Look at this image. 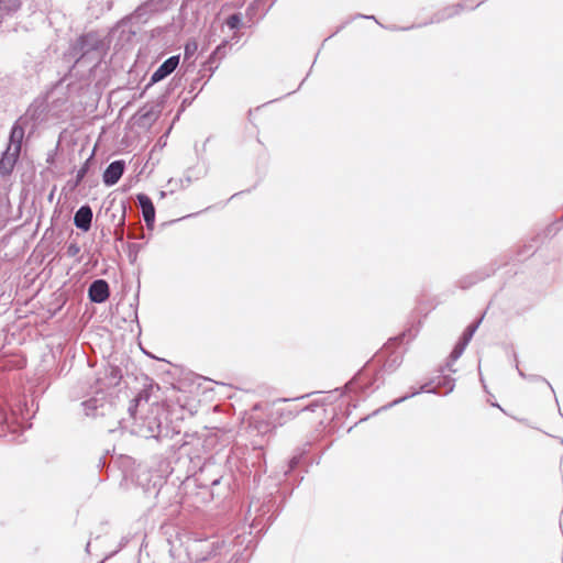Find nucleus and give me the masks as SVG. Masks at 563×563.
I'll return each instance as SVG.
<instances>
[{"label":"nucleus","mask_w":563,"mask_h":563,"mask_svg":"<svg viewBox=\"0 0 563 563\" xmlns=\"http://www.w3.org/2000/svg\"><path fill=\"white\" fill-rule=\"evenodd\" d=\"M399 340H400V338H394L391 341H393V343H396V342H398Z\"/></svg>","instance_id":"obj_46"},{"label":"nucleus","mask_w":563,"mask_h":563,"mask_svg":"<svg viewBox=\"0 0 563 563\" xmlns=\"http://www.w3.org/2000/svg\"><path fill=\"white\" fill-rule=\"evenodd\" d=\"M166 196L165 191H161V197L164 198Z\"/></svg>","instance_id":"obj_48"},{"label":"nucleus","mask_w":563,"mask_h":563,"mask_svg":"<svg viewBox=\"0 0 563 563\" xmlns=\"http://www.w3.org/2000/svg\"><path fill=\"white\" fill-rule=\"evenodd\" d=\"M81 406L86 416L98 417L109 415L113 409V401L108 391L98 387L89 399L81 402Z\"/></svg>","instance_id":"obj_5"},{"label":"nucleus","mask_w":563,"mask_h":563,"mask_svg":"<svg viewBox=\"0 0 563 563\" xmlns=\"http://www.w3.org/2000/svg\"><path fill=\"white\" fill-rule=\"evenodd\" d=\"M139 433L146 439H159L167 434V428L162 426L158 417L147 416L140 423Z\"/></svg>","instance_id":"obj_8"},{"label":"nucleus","mask_w":563,"mask_h":563,"mask_svg":"<svg viewBox=\"0 0 563 563\" xmlns=\"http://www.w3.org/2000/svg\"><path fill=\"white\" fill-rule=\"evenodd\" d=\"M517 369H518V373H519V375H520L521 377H526V375H525V373H523L522 371H520L518 367H517Z\"/></svg>","instance_id":"obj_45"},{"label":"nucleus","mask_w":563,"mask_h":563,"mask_svg":"<svg viewBox=\"0 0 563 563\" xmlns=\"http://www.w3.org/2000/svg\"><path fill=\"white\" fill-rule=\"evenodd\" d=\"M497 267L494 264H489L481 269L462 276L457 282L456 286L461 289H468L477 283L486 279L496 272Z\"/></svg>","instance_id":"obj_10"},{"label":"nucleus","mask_w":563,"mask_h":563,"mask_svg":"<svg viewBox=\"0 0 563 563\" xmlns=\"http://www.w3.org/2000/svg\"><path fill=\"white\" fill-rule=\"evenodd\" d=\"M206 450V440L195 438L189 442L183 443L176 454L173 471L185 472V478H190L197 474V466L201 465L208 459Z\"/></svg>","instance_id":"obj_2"},{"label":"nucleus","mask_w":563,"mask_h":563,"mask_svg":"<svg viewBox=\"0 0 563 563\" xmlns=\"http://www.w3.org/2000/svg\"><path fill=\"white\" fill-rule=\"evenodd\" d=\"M299 462H300V455H295L292 456L290 460H289V463H288V471H286V473L295 470L298 465H299Z\"/></svg>","instance_id":"obj_38"},{"label":"nucleus","mask_w":563,"mask_h":563,"mask_svg":"<svg viewBox=\"0 0 563 563\" xmlns=\"http://www.w3.org/2000/svg\"><path fill=\"white\" fill-rule=\"evenodd\" d=\"M454 387H455V379L452 378L451 376L441 377L437 384V390L439 391V389L444 388L445 395L452 393Z\"/></svg>","instance_id":"obj_27"},{"label":"nucleus","mask_w":563,"mask_h":563,"mask_svg":"<svg viewBox=\"0 0 563 563\" xmlns=\"http://www.w3.org/2000/svg\"><path fill=\"white\" fill-rule=\"evenodd\" d=\"M136 199L142 209V216L146 228L148 230H153L155 223V207L152 199L145 194H139Z\"/></svg>","instance_id":"obj_14"},{"label":"nucleus","mask_w":563,"mask_h":563,"mask_svg":"<svg viewBox=\"0 0 563 563\" xmlns=\"http://www.w3.org/2000/svg\"><path fill=\"white\" fill-rule=\"evenodd\" d=\"M356 18H364V19H373L375 20V16L374 15H363V14H357Z\"/></svg>","instance_id":"obj_42"},{"label":"nucleus","mask_w":563,"mask_h":563,"mask_svg":"<svg viewBox=\"0 0 563 563\" xmlns=\"http://www.w3.org/2000/svg\"><path fill=\"white\" fill-rule=\"evenodd\" d=\"M79 252H80V246L77 243L68 244L66 253L69 257L77 256L79 254Z\"/></svg>","instance_id":"obj_35"},{"label":"nucleus","mask_w":563,"mask_h":563,"mask_svg":"<svg viewBox=\"0 0 563 563\" xmlns=\"http://www.w3.org/2000/svg\"><path fill=\"white\" fill-rule=\"evenodd\" d=\"M165 9V0H147L141 3L131 14V20L137 23H145L154 13Z\"/></svg>","instance_id":"obj_9"},{"label":"nucleus","mask_w":563,"mask_h":563,"mask_svg":"<svg viewBox=\"0 0 563 563\" xmlns=\"http://www.w3.org/2000/svg\"><path fill=\"white\" fill-rule=\"evenodd\" d=\"M158 113L159 111L155 110V107H151L150 109H147L146 107L142 108L140 111H139V114H140V122L145 125V124H151L152 122H154L157 117H158Z\"/></svg>","instance_id":"obj_26"},{"label":"nucleus","mask_w":563,"mask_h":563,"mask_svg":"<svg viewBox=\"0 0 563 563\" xmlns=\"http://www.w3.org/2000/svg\"><path fill=\"white\" fill-rule=\"evenodd\" d=\"M227 468L224 464L218 462L216 456H209L203 463L197 466L196 482L200 487H211L212 489L224 479Z\"/></svg>","instance_id":"obj_4"},{"label":"nucleus","mask_w":563,"mask_h":563,"mask_svg":"<svg viewBox=\"0 0 563 563\" xmlns=\"http://www.w3.org/2000/svg\"><path fill=\"white\" fill-rule=\"evenodd\" d=\"M402 363V355L399 352L390 353L384 362L383 371L386 373L395 372Z\"/></svg>","instance_id":"obj_24"},{"label":"nucleus","mask_w":563,"mask_h":563,"mask_svg":"<svg viewBox=\"0 0 563 563\" xmlns=\"http://www.w3.org/2000/svg\"><path fill=\"white\" fill-rule=\"evenodd\" d=\"M179 60V55L170 56L164 60L163 64H161L159 67L152 74L148 85L156 84L169 76L178 67Z\"/></svg>","instance_id":"obj_12"},{"label":"nucleus","mask_w":563,"mask_h":563,"mask_svg":"<svg viewBox=\"0 0 563 563\" xmlns=\"http://www.w3.org/2000/svg\"><path fill=\"white\" fill-rule=\"evenodd\" d=\"M103 45L95 33H87L77 38L69 47L66 57L74 59L73 69L85 77L100 64Z\"/></svg>","instance_id":"obj_1"},{"label":"nucleus","mask_w":563,"mask_h":563,"mask_svg":"<svg viewBox=\"0 0 563 563\" xmlns=\"http://www.w3.org/2000/svg\"><path fill=\"white\" fill-rule=\"evenodd\" d=\"M140 245L136 244V243H130L128 245V249H129V257H130V261L131 262H134L136 260V256H137V252L140 251Z\"/></svg>","instance_id":"obj_34"},{"label":"nucleus","mask_w":563,"mask_h":563,"mask_svg":"<svg viewBox=\"0 0 563 563\" xmlns=\"http://www.w3.org/2000/svg\"><path fill=\"white\" fill-rule=\"evenodd\" d=\"M198 49V44L195 41H189L185 45L184 57L185 59L191 58Z\"/></svg>","instance_id":"obj_32"},{"label":"nucleus","mask_w":563,"mask_h":563,"mask_svg":"<svg viewBox=\"0 0 563 563\" xmlns=\"http://www.w3.org/2000/svg\"><path fill=\"white\" fill-rule=\"evenodd\" d=\"M20 150L16 146H7L0 158V174L8 175L13 170L20 156Z\"/></svg>","instance_id":"obj_15"},{"label":"nucleus","mask_w":563,"mask_h":563,"mask_svg":"<svg viewBox=\"0 0 563 563\" xmlns=\"http://www.w3.org/2000/svg\"><path fill=\"white\" fill-rule=\"evenodd\" d=\"M559 229H560V227H559V228H556V227H555V224H552V225H550V227L547 229V231H548V233H549V234H550V233H553V234H554V233H556V231H558Z\"/></svg>","instance_id":"obj_40"},{"label":"nucleus","mask_w":563,"mask_h":563,"mask_svg":"<svg viewBox=\"0 0 563 563\" xmlns=\"http://www.w3.org/2000/svg\"><path fill=\"white\" fill-rule=\"evenodd\" d=\"M190 103H191V100H188L187 98H185V99L183 100V106H185V104H190Z\"/></svg>","instance_id":"obj_44"},{"label":"nucleus","mask_w":563,"mask_h":563,"mask_svg":"<svg viewBox=\"0 0 563 563\" xmlns=\"http://www.w3.org/2000/svg\"><path fill=\"white\" fill-rule=\"evenodd\" d=\"M88 173V161L78 169L73 187H77Z\"/></svg>","instance_id":"obj_33"},{"label":"nucleus","mask_w":563,"mask_h":563,"mask_svg":"<svg viewBox=\"0 0 563 563\" xmlns=\"http://www.w3.org/2000/svg\"><path fill=\"white\" fill-rule=\"evenodd\" d=\"M47 113V103L44 99L34 100L25 112V117L34 123L45 120Z\"/></svg>","instance_id":"obj_18"},{"label":"nucleus","mask_w":563,"mask_h":563,"mask_svg":"<svg viewBox=\"0 0 563 563\" xmlns=\"http://www.w3.org/2000/svg\"><path fill=\"white\" fill-rule=\"evenodd\" d=\"M128 238L132 240H141L144 239V230L140 223L129 227Z\"/></svg>","instance_id":"obj_29"},{"label":"nucleus","mask_w":563,"mask_h":563,"mask_svg":"<svg viewBox=\"0 0 563 563\" xmlns=\"http://www.w3.org/2000/svg\"><path fill=\"white\" fill-rule=\"evenodd\" d=\"M412 27H415V26L412 25V26L401 27V29L396 27V26H388L387 29H388V30H390V31H398V30L406 31V30H410V29H412Z\"/></svg>","instance_id":"obj_41"},{"label":"nucleus","mask_w":563,"mask_h":563,"mask_svg":"<svg viewBox=\"0 0 563 563\" xmlns=\"http://www.w3.org/2000/svg\"><path fill=\"white\" fill-rule=\"evenodd\" d=\"M531 379L533 380H541V382H544L550 388L551 390L553 391V388L551 386V384L544 378V377H541V376H531Z\"/></svg>","instance_id":"obj_39"},{"label":"nucleus","mask_w":563,"mask_h":563,"mask_svg":"<svg viewBox=\"0 0 563 563\" xmlns=\"http://www.w3.org/2000/svg\"><path fill=\"white\" fill-rule=\"evenodd\" d=\"M537 247L532 244L525 245L522 251H520V255L523 257H528L536 252Z\"/></svg>","instance_id":"obj_36"},{"label":"nucleus","mask_w":563,"mask_h":563,"mask_svg":"<svg viewBox=\"0 0 563 563\" xmlns=\"http://www.w3.org/2000/svg\"><path fill=\"white\" fill-rule=\"evenodd\" d=\"M21 0H0V23L5 16H12L21 8Z\"/></svg>","instance_id":"obj_20"},{"label":"nucleus","mask_w":563,"mask_h":563,"mask_svg":"<svg viewBox=\"0 0 563 563\" xmlns=\"http://www.w3.org/2000/svg\"><path fill=\"white\" fill-rule=\"evenodd\" d=\"M479 322H481V320H478L475 323H471L470 325H467V328L464 330L462 336L460 338V341L465 342V344H468L470 341L472 340L474 333L476 332V330H477V328L479 325Z\"/></svg>","instance_id":"obj_28"},{"label":"nucleus","mask_w":563,"mask_h":563,"mask_svg":"<svg viewBox=\"0 0 563 563\" xmlns=\"http://www.w3.org/2000/svg\"><path fill=\"white\" fill-rule=\"evenodd\" d=\"M364 371H360L354 378L346 385L347 388L354 389V386L362 380Z\"/></svg>","instance_id":"obj_37"},{"label":"nucleus","mask_w":563,"mask_h":563,"mask_svg":"<svg viewBox=\"0 0 563 563\" xmlns=\"http://www.w3.org/2000/svg\"><path fill=\"white\" fill-rule=\"evenodd\" d=\"M93 212L89 205L81 206L74 216V224L77 229L87 232L92 224Z\"/></svg>","instance_id":"obj_17"},{"label":"nucleus","mask_w":563,"mask_h":563,"mask_svg":"<svg viewBox=\"0 0 563 563\" xmlns=\"http://www.w3.org/2000/svg\"><path fill=\"white\" fill-rule=\"evenodd\" d=\"M467 344L459 340V342L453 347L452 352L449 355L448 362L445 364V368L452 373H455L456 369L453 368V364L461 357Z\"/></svg>","instance_id":"obj_23"},{"label":"nucleus","mask_w":563,"mask_h":563,"mask_svg":"<svg viewBox=\"0 0 563 563\" xmlns=\"http://www.w3.org/2000/svg\"><path fill=\"white\" fill-rule=\"evenodd\" d=\"M371 385H372V383H369V384L367 383V384L361 386L362 391H365L367 388H369Z\"/></svg>","instance_id":"obj_43"},{"label":"nucleus","mask_w":563,"mask_h":563,"mask_svg":"<svg viewBox=\"0 0 563 563\" xmlns=\"http://www.w3.org/2000/svg\"><path fill=\"white\" fill-rule=\"evenodd\" d=\"M125 169V162L117 159L111 162L102 175L103 184L108 187L115 185L122 177Z\"/></svg>","instance_id":"obj_13"},{"label":"nucleus","mask_w":563,"mask_h":563,"mask_svg":"<svg viewBox=\"0 0 563 563\" xmlns=\"http://www.w3.org/2000/svg\"><path fill=\"white\" fill-rule=\"evenodd\" d=\"M143 399L147 400V394L145 391L140 393L135 398L131 400L128 411L132 417L134 416L140 401Z\"/></svg>","instance_id":"obj_30"},{"label":"nucleus","mask_w":563,"mask_h":563,"mask_svg":"<svg viewBox=\"0 0 563 563\" xmlns=\"http://www.w3.org/2000/svg\"><path fill=\"white\" fill-rule=\"evenodd\" d=\"M420 393H429V394H438V390H437V386H433V380H429L427 383H424L419 390H413L411 391L410 394L408 395H405L400 398H397L395 400H393L391 402L385 405V406H382L380 408H378L377 410H375L373 412V416L377 415L378 412L380 411H384V410H387V409H390L393 408L394 406L396 405H399L401 402H404L405 400L420 394Z\"/></svg>","instance_id":"obj_16"},{"label":"nucleus","mask_w":563,"mask_h":563,"mask_svg":"<svg viewBox=\"0 0 563 563\" xmlns=\"http://www.w3.org/2000/svg\"><path fill=\"white\" fill-rule=\"evenodd\" d=\"M302 410L303 409L299 408L298 406L289 404L284 407L277 408L276 413L278 415L279 424H283L294 419Z\"/></svg>","instance_id":"obj_21"},{"label":"nucleus","mask_w":563,"mask_h":563,"mask_svg":"<svg viewBox=\"0 0 563 563\" xmlns=\"http://www.w3.org/2000/svg\"><path fill=\"white\" fill-rule=\"evenodd\" d=\"M110 296L109 284L104 279L93 280L88 288V297L91 302L102 303L108 300Z\"/></svg>","instance_id":"obj_11"},{"label":"nucleus","mask_w":563,"mask_h":563,"mask_svg":"<svg viewBox=\"0 0 563 563\" xmlns=\"http://www.w3.org/2000/svg\"><path fill=\"white\" fill-rule=\"evenodd\" d=\"M241 23H242V18H241L240 13H233V14L229 15L225 20V24L231 30H238L240 27Z\"/></svg>","instance_id":"obj_31"},{"label":"nucleus","mask_w":563,"mask_h":563,"mask_svg":"<svg viewBox=\"0 0 563 563\" xmlns=\"http://www.w3.org/2000/svg\"><path fill=\"white\" fill-rule=\"evenodd\" d=\"M227 47H228V41H222L221 44H219L209 59L207 60V65L209 66V69L211 73H213L218 68L217 59H221L227 54Z\"/></svg>","instance_id":"obj_22"},{"label":"nucleus","mask_w":563,"mask_h":563,"mask_svg":"<svg viewBox=\"0 0 563 563\" xmlns=\"http://www.w3.org/2000/svg\"><path fill=\"white\" fill-rule=\"evenodd\" d=\"M482 2H478L476 4H473V3H468L467 0H464L462 2H459L456 4H453V5H448L439 11H437L435 13L432 14L431 19L429 22L427 23H423V25H427L429 23H440L446 19H450V18H453L455 15H457L460 12L464 11V10H467V9H475L476 7H478ZM418 27L422 26V24H418L417 25Z\"/></svg>","instance_id":"obj_7"},{"label":"nucleus","mask_w":563,"mask_h":563,"mask_svg":"<svg viewBox=\"0 0 563 563\" xmlns=\"http://www.w3.org/2000/svg\"><path fill=\"white\" fill-rule=\"evenodd\" d=\"M111 217H112V220L117 219L115 213H112V216H111Z\"/></svg>","instance_id":"obj_49"},{"label":"nucleus","mask_w":563,"mask_h":563,"mask_svg":"<svg viewBox=\"0 0 563 563\" xmlns=\"http://www.w3.org/2000/svg\"><path fill=\"white\" fill-rule=\"evenodd\" d=\"M23 137H24V129L22 126H20L18 123H15L10 131L8 146H16L18 150L21 151Z\"/></svg>","instance_id":"obj_25"},{"label":"nucleus","mask_w":563,"mask_h":563,"mask_svg":"<svg viewBox=\"0 0 563 563\" xmlns=\"http://www.w3.org/2000/svg\"><path fill=\"white\" fill-rule=\"evenodd\" d=\"M224 542L218 538L197 539L189 545V554L197 561H207L220 554Z\"/></svg>","instance_id":"obj_6"},{"label":"nucleus","mask_w":563,"mask_h":563,"mask_svg":"<svg viewBox=\"0 0 563 563\" xmlns=\"http://www.w3.org/2000/svg\"><path fill=\"white\" fill-rule=\"evenodd\" d=\"M274 508L275 501L271 495L265 496L262 500L260 498H253L250 501L245 515V521L249 522L250 533H252L254 529H257L256 532H261L273 522L275 518L273 512Z\"/></svg>","instance_id":"obj_3"},{"label":"nucleus","mask_w":563,"mask_h":563,"mask_svg":"<svg viewBox=\"0 0 563 563\" xmlns=\"http://www.w3.org/2000/svg\"><path fill=\"white\" fill-rule=\"evenodd\" d=\"M117 211L120 213L118 223L114 227V238L117 242H123L124 240V228H125V216H126V203L120 201L117 207Z\"/></svg>","instance_id":"obj_19"},{"label":"nucleus","mask_w":563,"mask_h":563,"mask_svg":"<svg viewBox=\"0 0 563 563\" xmlns=\"http://www.w3.org/2000/svg\"><path fill=\"white\" fill-rule=\"evenodd\" d=\"M289 400L288 399H280L279 402H284V404H287Z\"/></svg>","instance_id":"obj_47"}]
</instances>
